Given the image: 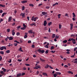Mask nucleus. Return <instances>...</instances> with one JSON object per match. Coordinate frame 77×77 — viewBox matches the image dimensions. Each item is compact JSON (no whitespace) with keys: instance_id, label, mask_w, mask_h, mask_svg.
Returning a JSON list of instances; mask_svg holds the SVG:
<instances>
[{"instance_id":"f257e3e1","label":"nucleus","mask_w":77,"mask_h":77,"mask_svg":"<svg viewBox=\"0 0 77 77\" xmlns=\"http://www.w3.org/2000/svg\"><path fill=\"white\" fill-rule=\"evenodd\" d=\"M72 41L73 44H75L76 43V42H75V39H74L73 38H70L69 39L68 41L69 42L71 41Z\"/></svg>"},{"instance_id":"f03ea898","label":"nucleus","mask_w":77,"mask_h":77,"mask_svg":"<svg viewBox=\"0 0 77 77\" xmlns=\"http://www.w3.org/2000/svg\"><path fill=\"white\" fill-rule=\"evenodd\" d=\"M37 51H38L39 53H41L42 54L44 53L45 52V51L44 50H41V49H39L37 50Z\"/></svg>"},{"instance_id":"7ed1b4c3","label":"nucleus","mask_w":77,"mask_h":77,"mask_svg":"<svg viewBox=\"0 0 77 77\" xmlns=\"http://www.w3.org/2000/svg\"><path fill=\"white\" fill-rule=\"evenodd\" d=\"M41 66L39 65H38L37 66H35V67L34 68V69H38V68L39 69H41Z\"/></svg>"},{"instance_id":"20e7f679","label":"nucleus","mask_w":77,"mask_h":77,"mask_svg":"<svg viewBox=\"0 0 77 77\" xmlns=\"http://www.w3.org/2000/svg\"><path fill=\"white\" fill-rule=\"evenodd\" d=\"M0 49L1 50H3L4 49L5 50H6V47L5 46H2L0 48Z\"/></svg>"},{"instance_id":"39448f33","label":"nucleus","mask_w":77,"mask_h":77,"mask_svg":"<svg viewBox=\"0 0 77 77\" xmlns=\"http://www.w3.org/2000/svg\"><path fill=\"white\" fill-rule=\"evenodd\" d=\"M42 14L43 15H47L48 13L45 12H42Z\"/></svg>"},{"instance_id":"423d86ee","label":"nucleus","mask_w":77,"mask_h":77,"mask_svg":"<svg viewBox=\"0 0 77 77\" xmlns=\"http://www.w3.org/2000/svg\"><path fill=\"white\" fill-rule=\"evenodd\" d=\"M20 15H22V18H25V14L24 13H22Z\"/></svg>"},{"instance_id":"0eeeda50","label":"nucleus","mask_w":77,"mask_h":77,"mask_svg":"<svg viewBox=\"0 0 77 77\" xmlns=\"http://www.w3.org/2000/svg\"><path fill=\"white\" fill-rule=\"evenodd\" d=\"M48 45H49V43H47V44L45 46H44L45 48H48L49 47H48Z\"/></svg>"},{"instance_id":"6e6552de","label":"nucleus","mask_w":77,"mask_h":77,"mask_svg":"<svg viewBox=\"0 0 77 77\" xmlns=\"http://www.w3.org/2000/svg\"><path fill=\"white\" fill-rule=\"evenodd\" d=\"M12 20V17H10L9 18H8V22H10Z\"/></svg>"},{"instance_id":"1a4fd4ad","label":"nucleus","mask_w":77,"mask_h":77,"mask_svg":"<svg viewBox=\"0 0 77 77\" xmlns=\"http://www.w3.org/2000/svg\"><path fill=\"white\" fill-rule=\"evenodd\" d=\"M47 21H45L44 22V24H43L44 26H47Z\"/></svg>"},{"instance_id":"9d476101","label":"nucleus","mask_w":77,"mask_h":77,"mask_svg":"<svg viewBox=\"0 0 77 77\" xmlns=\"http://www.w3.org/2000/svg\"><path fill=\"white\" fill-rule=\"evenodd\" d=\"M27 0H24L21 2V3H27Z\"/></svg>"},{"instance_id":"9b49d317","label":"nucleus","mask_w":77,"mask_h":77,"mask_svg":"<svg viewBox=\"0 0 77 77\" xmlns=\"http://www.w3.org/2000/svg\"><path fill=\"white\" fill-rule=\"evenodd\" d=\"M40 61H41L42 62H45V60H43V59H42L41 58H40Z\"/></svg>"},{"instance_id":"f8f14e48","label":"nucleus","mask_w":77,"mask_h":77,"mask_svg":"<svg viewBox=\"0 0 77 77\" xmlns=\"http://www.w3.org/2000/svg\"><path fill=\"white\" fill-rule=\"evenodd\" d=\"M2 69L3 70V71L4 72H6V69L4 68L3 67H2Z\"/></svg>"},{"instance_id":"ddd939ff","label":"nucleus","mask_w":77,"mask_h":77,"mask_svg":"<svg viewBox=\"0 0 77 77\" xmlns=\"http://www.w3.org/2000/svg\"><path fill=\"white\" fill-rule=\"evenodd\" d=\"M70 29L71 30H72V27H73V25L71 23L70 24Z\"/></svg>"},{"instance_id":"4468645a","label":"nucleus","mask_w":77,"mask_h":77,"mask_svg":"<svg viewBox=\"0 0 77 77\" xmlns=\"http://www.w3.org/2000/svg\"><path fill=\"white\" fill-rule=\"evenodd\" d=\"M6 14H7V13H3L2 14V17H4V15H6Z\"/></svg>"},{"instance_id":"2eb2a0df","label":"nucleus","mask_w":77,"mask_h":77,"mask_svg":"<svg viewBox=\"0 0 77 77\" xmlns=\"http://www.w3.org/2000/svg\"><path fill=\"white\" fill-rule=\"evenodd\" d=\"M38 17H35L34 18V21H36V20H38Z\"/></svg>"},{"instance_id":"dca6fc26","label":"nucleus","mask_w":77,"mask_h":77,"mask_svg":"<svg viewBox=\"0 0 77 77\" xmlns=\"http://www.w3.org/2000/svg\"><path fill=\"white\" fill-rule=\"evenodd\" d=\"M13 39V37H10L9 38V40L10 41H11V40H12Z\"/></svg>"},{"instance_id":"f3484780","label":"nucleus","mask_w":77,"mask_h":77,"mask_svg":"<svg viewBox=\"0 0 77 77\" xmlns=\"http://www.w3.org/2000/svg\"><path fill=\"white\" fill-rule=\"evenodd\" d=\"M0 73L2 75H4V74H5V72H4L3 71H1L0 72Z\"/></svg>"},{"instance_id":"a211bd4d","label":"nucleus","mask_w":77,"mask_h":77,"mask_svg":"<svg viewBox=\"0 0 77 77\" xmlns=\"http://www.w3.org/2000/svg\"><path fill=\"white\" fill-rule=\"evenodd\" d=\"M51 24H52V22H50L49 23H48V26H50Z\"/></svg>"},{"instance_id":"6ab92c4d","label":"nucleus","mask_w":77,"mask_h":77,"mask_svg":"<svg viewBox=\"0 0 77 77\" xmlns=\"http://www.w3.org/2000/svg\"><path fill=\"white\" fill-rule=\"evenodd\" d=\"M28 32L29 33H31V34H32V30H29Z\"/></svg>"},{"instance_id":"aec40b11","label":"nucleus","mask_w":77,"mask_h":77,"mask_svg":"<svg viewBox=\"0 0 77 77\" xmlns=\"http://www.w3.org/2000/svg\"><path fill=\"white\" fill-rule=\"evenodd\" d=\"M25 9V7L24 6H23L22 7V11H24Z\"/></svg>"},{"instance_id":"412c9836","label":"nucleus","mask_w":77,"mask_h":77,"mask_svg":"<svg viewBox=\"0 0 77 77\" xmlns=\"http://www.w3.org/2000/svg\"><path fill=\"white\" fill-rule=\"evenodd\" d=\"M42 74L43 75H46V76H47L48 75L46 73H43Z\"/></svg>"},{"instance_id":"4be33fe9","label":"nucleus","mask_w":77,"mask_h":77,"mask_svg":"<svg viewBox=\"0 0 77 77\" xmlns=\"http://www.w3.org/2000/svg\"><path fill=\"white\" fill-rule=\"evenodd\" d=\"M20 43H22V42H23V39H20Z\"/></svg>"},{"instance_id":"5701e85b","label":"nucleus","mask_w":77,"mask_h":77,"mask_svg":"<svg viewBox=\"0 0 77 77\" xmlns=\"http://www.w3.org/2000/svg\"><path fill=\"white\" fill-rule=\"evenodd\" d=\"M72 15H73V17H75V13H72Z\"/></svg>"},{"instance_id":"b1692460","label":"nucleus","mask_w":77,"mask_h":77,"mask_svg":"<svg viewBox=\"0 0 77 77\" xmlns=\"http://www.w3.org/2000/svg\"><path fill=\"white\" fill-rule=\"evenodd\" d=\"M0 7H5V5H3L2 4H0Z\"/></svg>"},{"instance_id":"393cba45","label":"nucleus","mask_w":77,"mask_h":77,"mask_svg":"<svg viewBox=\"0 0 77 77\" xmlns=\"http://www.w3.org/2000/svg\"><path fill=\"white\" fill-rule=\"evenodd\" d=\"M56 75H57V74H59V75H60L61 74V73L60 72H57L56 73Z\"/></svg>"},{"instance_id":"a878e982","label":"nucleus","mask_w":77,"mask_h":77,"mask_svg":"<svg viewBox=\"0 0 77 77\" xmlns=\"http://www.w3.org/2000/svg\"><path fill=\"white\" fill-rule=\"evenodd\" d=\"M29 6H32V7H33V6H34V5H33V4H29Z\"/></svg>"},{"instance_id":"bb28decb","label":"nucleus","mask_w":77,"mask_h":77,"mask_svg":"<svg viewBox=\"0 0 77 77\" xmlns=\"http://www.w3.org/2000/svg\"><path fill=\"white\" fill-rule=\"evenodd\" d=\"M35 19V18L34 17V16L32 17L31 19L32 21H34V20Z\"/></svg>"},{"instance_id":"cd10ccee","label":"nucleus","mask_w":77,"mask_h":77,"mask_svg":"<svg viewBox=\"0 0 77 77\" xmlns=\"http://www.w3.org/2000/svg\"><path fill=\"white\" fill-rule=\"evenodd\" d=\"M0 54H4V52L3 51H0Z\"/></svg>"},{"instance_id":"c85d7f7f","label":"nucleus","mask_w":77,"mask_h":77,"mask_svg":"<svg viewBox=\"0 0 77 77\" xmlns=\"http://www.w3.org/2000/svg\"><path fill=\"white\" fill-rule=\"evenodd\" d=\"M54 48V46H52L51 48V50H53Z\"/></svg>"},{"instance_id":"c756f323","label":"nucleus","mask_w":77,"mask_h":77,"mask_svg":"<svg viewBox=\"0 0 77 77\" xmlns=\"http://www.w3.org/2000/svg\"><path fill=\"white\" fill-rule=\"evenodd\" d=\"M21 49H22V48H21V47H20V51H21L22 52H23V51L21 50Z\"/></svg>"},{"instance_id":"7c9ffc66","label":"nucleus","mask_w":77,"mask_h":77,"mask_svg":"<svg viewBox=\"0 0 77 77\" xmlns=\"http://www.w3.org/2000/svg\"><path fill=\"white\" fill-rule=\"evenodd\" d=\"M60 15H61V14H59L58 15V18H60Z\"/></svg>"},{"instance_id":"2f4dec72","label":"nucleus","mask_w":77,"mask_h":77,"mask_svg":"<svg viewBox=\"0 0 77 77\" xmlns=\"http://www.w3.org/2000/svg\"><path fill=\"white\" fill-rule=\"evenodd\" d=\"M49 67V66L47 64L45 66V68H48Z\"/></svg>"},{"instance_id":"473e14b6","label":"nucleus","mask_w":77,"mask_h":77,"mask_svg":"<svg viewBox=\"0 0 77 77\" xmlns=\"http://www.w3.org/2000/svg\"><path fill=\"white\" fill-rule=\"evenodd\" d=\"M6 53H10V51L9 50H7L6 51Z\"/></svg>"},{"instance_id":"72a5a7b5","label":"nucleus","mask_w":77,"mask_h":77,"mask_svg":"<svg viewBox=\"0 0 77 77\" xmlns=\"http://www.w3.org/2000/svg\"><path fill=\"white\" fill-rule=\"evenodd\" d=\"M54 37H55V34H53L52 35V38H54Z\"/></svg>"},{"instance_id":"f704fd0d","label":"nucleus","mask_w":77,"mask_h":77,"mask_svg":"<svg viewBox=\"0 0 77 77\" xmlns=\"http://www.w3.org/2000/svg\"><path fill=\"white\" fill-rule=\"evenodd\" d=\"M20 29H21V30H25V29H26V28H24V27H23V28H20Z\"/></svg>"},{"instance_id":"c9c22d12","label":"nucleus","mask_w":77,"mask_h":77,"mask_svg":"<svg viewBox=\"0 0 77 77\" xmlns=\"http://www.w3.org/2000/svg\"><path fill=\"white\" fill-rule=\"evenodd\" d=\"M23 27L25 28H26V25H25V24H23Z\"/></svg>"},{"instance_id":"e433bc0d","label":"nucleus","mask_w":77,"mask_h":77,"mask_svg":"<svg viewBox=\"0 0 77 77\" xmlns=\"http://www.w3.org/2000/svg\"><path fill=\"white\" fill-rule=\"evenodd\" d=\"M63 43H66L67 42V40H65L63 42Z\"/></svg>"},{"instance_id":"4c0bfd02","label":"nucleus","mask_w":77,"mask_h":77,"mask_svg":"<svg viewBox=\"0 0 77 77\" xmlns=\"http://www.w3.org/2000/svg\"><path fill=\"white\" fill-rule=\"evenodd\" d=\"M15 32H12V35L13 36H14L15 35Z\"/></svg>"},{"instance_id":"58836bf2","label":"nucleus","mask_w":77,"mask_h":77,"mask_svg":"<svg viewBox=\"0 0 77 77\" xmlns=\"http://www.w3.org/2000/svg\"><path fill=\"white\" fill-rule=\"evenodd\" d=\"M48 50H47L46 51H45V53L46 54H48Z\"/></svg>"},{"instance_id":"ea45409f","label":"nucleus","mask_w":77,"mask_h":77,"mask_svg":"<svg viewBox=\"0 0 77 77\" xmlns=\"http://www.w3.org/2000/svg\"><path fill=\"white\" fill-rule=\"evenodd\" d=\"M57 75L56 74V73H54V77H57Z\"/></svg>"},{"instance_id":"a19ab883","label":"nucleus","mask_w":77,"mask_h":77,"mask_svg":"<svg viewBox=\"0 0 77 77\" xmlns=\"http://www.w3.org/2000/svg\"><path fill=\"white\" fill-rule=\"evenodd\" d=\"M59 29H61V27H62V25L60 24L59 25Z\"/></svg>"},{"instance_id":"79ce46f5","label":"nucleus","mask_w":77,"mask_h":77,"mask_svg":"<svg viewBox=\"0 0 77 77\" xmlns=\"http://www.w3.org/2000/svg\"><path fill=\"white\" fill-rule=\"evenodd\" d=\"M39 71H37V73H36V74L37 75H38V74H39Z\"/></svg>"},{"instance_id":"37998d69","label":"nucleus","mask_w":77,"mask_h":77,"mask_svg":"<svg viewBox=\"0 0 77 77\" xmlns=\"http://www.w3.org/2000/svg\"><path fill=\"white\" fill-rule=\"evenodd\" d=\"M51 53H55V52H56V51H51Z\"/></svg>"},{"instance_id":"c03bdc74","label":"nucleus","mask_w":77,"mask_h":77,"mask_svg":"<svg viewBox=\"0 0 77 77\" xmlns=\"http://www.w3.org/2000/svg\"><path fill=\"white\" fill-rule=\"evenodd\" d=\"M27 35H25V36H24V38H27Z\"/></svg>"},{"instance_id":"a18cd8bd","label":"nucleus","mask_w":77,"mask_h":77,"mask_svg":"<svg viewBox=\"0 0 77 77\" xmlns=\"http://www.w3.org/2000/svg\"><path fill=\"white\" fill-rule=\"evenodd\" d=\"M23 70H26V67H23L22 69Z\"/></svg>"},{"instance_id":"49530a36","label":"nucleus","mask_w":77,"mask_h":77,"mask_svg":"<svg viewBox=\"0 0 77 77\" xmlns=\"http://www.w3.org/2000/svg\"><path fill=\"white\" fill-rule=\"evenodd\" d=\"M25 65H26V66H30V64H26Z\"/></svg>"},{"instance_id":"de8ad7c7","label":"nucleus","mask_w":77,"mask_h":77,"mask_svg":"<svg viewBox=\"0 0 77 77\" xmlns=\"http://www.w3.org/2000/svg\"><path fill=\"white\" fill-rule=\"evenodd\" d=\"M25 12H26V13H28L29 12V11H28V10L26 9L25 11Z\"/></svg>"},{"instance_id":"09e8293b","label":"nucleus","mask_w":77,"mask_h":77,"mask_svg":"<svg viewBox=\"0 0 77 77\" xmlns=\"http://www.w3.org/2000/svg\"><path fill=\"white\" fill-rule=\"evenodd\" d=\"M64 67H65V68H68V66L67 65H65V66H64Z\"/></svg>"},{"instance_id":"8fccbe9b","label":"nucleus","mask_w":77,"mask_h":77,"mask_svg":"<svg viewBox=\"0 0 77 77\" xmlns=\"http://www.w3.org/2000/svg\"><path fill=\"white\" fill-rule=\"evenodd\" d=\"M73 21H75V17H73L72 18Z\"/></svg>"},{"instance_id":"3c124183","label":"nucleus","mask_w":77,"mask_h":77,"mask_svg":"<svg viewBox=\"0 0 77 77\" xmlns=\"http://www.w3.org/2000/svg\"><path fill=\"white\" fill-rule=\"evenodd\" d=\"M2 57L1 56H0V60H2Z\"/></svg>"},{"instance_id":"603ef678","label":"nucleus","mask_w":77,"mask_h":77,"mask_svg":"<svg viewBox=\"0 0 77 77\" xmlns=\"http://www.w3.org/2000/svg\"><path fill=\"white\" fill-rule=\"evenodd\" d=\"M17 36H19V35H20V32H17Z\"/></svg>"},{"instance_id":"864d4df0","label":"nucleus","mask_w":77,"mask_h":77,"mask_svg":"<svg viewBox=\"0 0 77 77\" xmlns=\"http://www.w3.org/2000/svg\"><path fill=\"white\" fill-rule=\"evenodd\" d=\"M9 63H11V62H12V59H10V61H8Z\"/></svg>"},{"instance_id":"5fc2aeb1","label":"nucleus","mask_w":77,"mask_h":77,"mask_svg":"<svg viewBox=\"0 0 77 77\" xmlns=\"http://www.w3.org/2000/svg\"><path fill=\"white\" fill-rule=\"evenodd\" d=\"M7 32H10V29H7Z\"/></svg>"},{"instance_id":"6e6d98bb","label":"nucleus","mask_w":77,"mask_h":77,"mask_svg":"<svg viewBox=\"0 0 77 77\" xmlns=\"http://www.w3.org/2000/svg\"><path fill=\"white\" fill-rule=\"evenodd\" d=\"M32 48H35V45H32Z\"/></svg>"},{"instance_id":"4d7b16f0","label":"nucleus","mask_w":77,"mask_h":77,"mask_svg":"<svg viewBox=\"0 0 77 77\" xmlns=\"http://www.w3.org/2000/svg\"><path fill=\"white\" fill-rule=\"evenodd\" d=\"M28 43H32V42H31V41L29 40L28 42Z\"/></svg>"},{"instance_id":"13d9d810","label":"nucleus","mask_w":77,"mask_h":77,"mask_svg":"<svg viewBox=\"0 0 77 77\" xmlns=\"http://www.w3.org/2000/svg\"><path fill=\"white\" fill-rule=\"evenodd\" d=\"M49 67L50 69H53V68L51 66H49Z\"/></svg>"},{"instance_id":"bf43d9fd","label":"nucleus","mask_w":77,"mask_h":77,"mask_svg":"<svg viewBox=\"0 0 77 77\" xmlns=\"http://www.w3.org/2000/svg\"><path fill=\"white\" fill-rule=\"evenodd\" d=\"M77 49V47H76L74 48V51H76V50Z\"/></svg>"},{"instance_id":"052dcab7","label":"nucleus","mask_w":77,"mask_h":77,"mask_svg":"<svg viewBox=\"0 0 77 77\" xmlns=\"http://www.w3.org/2000/svg\"><path fill=\"white\" fill-rule=\"evenodd\" d=\"M14 45L15 46H17V43H14Z\"/></svg>"},{"instance_id":"680f3d73","label":"nucleus","mask_w":77,"mask_h":77,"mask_svg":"<svg viewBox=\"0 0 77 77\" xmlns=\"http://www.w3.org/2000/svg\"><path fill=\"white\" fill-rule=\"evenodd\" d=\"M15 23H13V24H12V26H14V25H15Z\"/></svg>"},{"instance_id":"e2e57ef3","label":"nucleus","mask_w":77,"mask_h":77,"mask_svg":"<svg viewBox=\"0 0 77 77\" xmlns=\"http://www.w3.org/2000/svg\"><path fill=\"white\" fill-rule=\"evenodd\" d=\"M19 76H20V73H19L17 74V76H16V77H19Z\"/></svg>"},{"instance_id":"0e129e2a","label":"nucleus","mask_w":77,"mask_h":77,"mask_svg":"<svg viewBox=\"0 0 77 77\" xmlns=\"http://www.w3.org/2000/svg\"><path fill=\"white\" fill-rule=\"evenodd\" d=\"M22 76H23V75H25V73H22Z\"/></svg>"},{"instance_id":"69168bd1","label":"nucleus","mask_w":77,"mask_h":77,"mask_svg":"<svg viewBox=\"0 0 77 77\" xmlns=\"http://www.w3.org/2000/svg\"><path fill=\"white\" fill-rule=\"evenodd\" d=\"M46 9H50V7L49 6H47L46 7Z\"/></svg>"},{"instance_id":"338daca9","label":"nucleus","mask_w":77,"mask_h":77,"mask_svg":"<svg viewBox=\"0 0 77 77\" xmlns=\"http://www.w3.org/2000/svg\"><path fill=\"white\" fill-rule=\"evenodd\" d=\"M48 32H51V30H50V28H49V30H48Z\"/></svg>"},{"instance_id":"774afa93","label":"nucleus","mask_w":77,"mask_h":77,"mask_svg":"<svg viewBox=\"0 0 77 77\" xmlns=\"http://www.w3.org/2000/svg\"><path fill=\"white\" fill-rule=\"evenodd\" d=\"M39 76H40V77H42V75H41V74H39Z\"/></svg>"}]
</instances>
